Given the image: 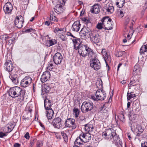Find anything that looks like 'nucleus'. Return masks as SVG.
<instances>
[{
	"label": "nucleus",
	"mask_w": 147,
	"mask_h": 147,
	"mask_svg": "<svg viewBox=\"0 0 147 147\" xmlns=\"http://www.w3.org/2000/svg\"><path fill=\"white\" fill-rule=\"evenodd\" d=\"M13 9L12 5L10 2L7 3L3 7V9L5 13H11Z\"/></svg>",
	"instance_id": "nucleus-17"
},
{
	"label": "nucleus",
	"mask_w": 147,
	"mask_h": 147,
	"mask_svg": "<svg viewBox=\"0 0 147 147\" xmlns=\"http://www.w3.org/2000/svg\"><path fill=\"white\" fill-rule=\"evenodd\" d=\"M116 132L112 128H108L105 129V131L102 133V135L105 139L111 140L113 137L114 134Z\"/></svg>",
	"instance_id": "nucleus-5"
},
{
	"label": "nucleus",
	"mask_w": 147,
	"mask_h": 147,
	"mask_svg": "<svg viewBox=\"0 0 147 147\" xmlns=\"http://www.w3.org/2000/svg\"><path fill=\"white\" fill-rule=\"evenodd\" d=\"M63 56L61 53L57 52L53 56V61L56 65L60 64L62 61Z\"/></svg>",
	"instance_id": "nucleus-13"
},
{
	"label": "nucleus",
	"mask_w": 147,
	"mask_h": 147,
	"mask_svg": "<svg viewBox=\"0 0 147 147\" xmlns=\"http://www.w3.org/2000/svg\"><path fill=\"white\" fill-rule=\"evenodd\" d=\"M104 8L107 12L111 13H112L114 11V7L113 6L112 4L111 3L107 4L104 7Z\"/></svg>",
	"instance_id": "nucleus-23"
},
{
	"label": "nucleus",
	"mask_w": 147,
	"mask_h": 147,
	"mask_svg": "<svg viewBox=\"0 0 147 147\" xmlns=\"http://www.w3.org/2000/svg\"><path fill=\"white\" fill-rule=\"evenodd\" d=\"M6 135L5 133H3L2 131H0V138H3L4 136H6Z\"/></svg>",
	"instance_id": "nucleus-56"
},
{
	"label": "nucleus",
	"mask_w": 147,
	"mask_h": 147,
	"mask_svg": "<svg viewBox=\"0 0 147 147\" xmlns=\"http://www.w3.org/2000/svg\"><path fill=\"white\" fill-rule=\"evenodd\" d=\"M106 108L105 107V105L104 104L100 109V112H102V111H104V110Z\"/></svg>",
	"instance_id": "nucleus-59"
},
{
	"label": "nucleus",
	"mask_w": 147,
	"mask_h": 147,
	"mask_svg": "<svg viewBox=\"0 0 147 147\" xmlns=\"http://www.w3.org/2000/svg\"><path fill=\"white\" fill-rule=\"evenodd\" d=\"M90 38V40L94 43H98L99 42L100 36L98 34L92 33Z\"/></svg>",
	"instance_id": "nucleus-19"
},
{
	"label": "nucleus",
	"mask_w": 147,
	"mask_h": 147,
	"mask_svg": "<svg viewBox=\"0 0 147 147\" xmlns=\"http://www.w3.org/2000/svg\"><path fill=\"white\" fill-rule=\"evenodd\" d=\"M118 16L120 18H122L123 16V13L122 11L120 10L119 11V13L118 15Z\"/></svg>",
	"instance_id": "nucleus-58"
},
{
	"label": "nucleus",
	"mask_w": 147,
	"mask_h": 147,
	"mask_svg": "<svg viewBox=\"0 0 147 147\" xmlns=\"http://www.w3.org/2000/svg\"><path fill=\"white\" fill-rule=\"evenodd\" d=\"M112 21H109L103 25V28L107 30H110L113 29V25H112Z\"/></svg>",
	"instance_id": "nucleus-28"
},
{
	"label": "nucleus",
	"mask_w": 147,
	"mask_h": 147,
	"mask_svg": "<svg viewBox=\"0 0 147 147\" xmlns=\"http://www.w3.org/2000/svg\"><path fill=\"white\" fill-rule=\"evenodd\" d=\"M94 127L92 124L88 123L85 125V129L87 131H92Z\"/></svg>",
	"instance_id": "nucleus-31"
},
{
	"label": "nucleus",
	"mask_w": 147,
	"mask_h": 147,
	"mask_svg": "<svg viewBox=\"0 0 147 147\" xmlns=\"http://www.w3.org/2000/svg\"><path fill=\"white\" fill-rule=\"evenodd\" d=\"M92 34L90 28L86 27L82 28L80 32V36L82 39L89 38Z\"/></svg>",
	"instance_id": "nucleus-7"
},
{
	"label": "nucleus",
	"mask_w": 147,
	"mask_h": 147,
	"mask_svg": "<svg viewBox=\"0 0 147 147\" xmlns=\"http://www.w3.org/2000/svg\"><path fill=\"white\" fill-rule=\"evenodd\" d=\"M130 82L128 84V86H138V89L140 88V85L139 84V80L136 76H134L132 78H131Z\"/></svg>",
	"instance_id": "nucleus-14"
},
{
	"label": "nucleus",
	"mask_w": 147,
	"mask_h": 147,
	"mask_svg": "<svg viewBox=\"0 0 147 147\" xmlns=\"http://www.w3.org/2000/svg\"><path fill=\"white\" fill-rule=\"evenodd\" d=\"M25 93V90L18 86L11 88L8 90V94L10 96L13 98L18 97L17 101L20 102L24 100Z\"/></svg>",
	"instance_id": "nucleus-1"
},
{
	"label": "nucleus",
	"mask_w": 147,
	"mask_h": 147,
	"mask_svg": "<svg viewBox=\"0 0 147 147\" xmlns=\"http://www.w3.org/2000/svg\"><path fill=\"white\" fill-rule=\"evenodd\" d=\"M100 92L99 90H97L95 94L96 97L94 95H92L91 96L92 99L96 101L104 100L106 97V94L103 89L100 90Z\"/></svg>",
	"instance_id": "nucleus-3"
},
{
	"label": "nucleus",
	"mask_w": 147,
	"mask_h": 147,
	"mask_svg": "<svg viewBox=\"0 0 147 147\" xmlns=\"http://www.w3.org/2000/svg\"><path fill=\"white\" fill-rule=\"evenodd\" d=\"M95 55L90 59V66L95 70L97 71L100 69L101 64L99 60L95 57Z\"/></svg>",
	"instance_id": "nucleus-6"
},
{
	"label": "nucleus",
	"mask_w": 147,
	"mask_h": 147,
	"mask_svg": "<svg viewBox=\"0 0 147 147\" xmlns=\"http://www.w3.org/2000/svg\"><path fill=\"white\" fill-rule=\"evenodd\" d=\"M74 38H75L73 39L72 40L73 43H74V48L75 49V46L76 47H77L79 44H80L78 42L77 38L76 37Z\"/></svg>",
	"instance_id": "nucleus-42"
},
{
	"label": "nucleus",
	"mask_w": 147,
	"mask_h": 147,
	"mask_svg": "<svg viewBox=\"0 0 147 147\" xmlns=\"http://www.w3.org/2000/svg\"><path fill=\"white\" fill-rule=\"evenodd\" d=\"M123 52L116 51L115 53V55L117 57H119L122 56Z\"/></svg>",
	"instance_id": "nucleus-45"
},
{
	"label": "nucleus",
	"mask_w": 147,
	"mask_h": 147,
	"mask_svg": "<svg viewBox=\"0 0 147 147\" xmlns=\"http://www.w3.org/2000/svg\"><path fill=\"white\" fill-rule=\"evenodd\" d=\"M113 136V140L115 142H117V140L119 139V136L116 134V133L115 134H114Z\"/></svg>",
	"instance_id": "nucleus-48"
},
{
	"label": "nucleus",
	"mask_w": 147,
	"mask_h": 147,
	"mask_svg": "<svg viewBox=\"0 0 147 147\" xmlns=\"http://www.w3.org/2000/svg\"><path fill=\"white\" fill-rule=\"evenodd\" d=\"M54 13V12L52 11L51 12L50 15V19L52 21H54L57 22L58 21V19L55 16H54L53 15Z\"/></svg>",
	"instance_id": "nucleus-40"
},
{
	"label": "nucleus",
	"mask_w": 147,
	"mask_h": 147,
	"mask_svg": "<svg viewBox=\"0 0 147 147\" xmlns=\"http://www.w3.org/2000/svg\"><path fill=\"white\" fill-rule=\"evenodd\" d=\"M96 27L98 29H101L104 27L103 23L102 22L98 23Z\"/></svg>",
	"instance_id": "nucleus-46"
},
{
	"label": "nucleus",
	"mask_w": 147,
	"mask_h": 147,
	"mask_svg": "<svg viewBox=\"0 0 147 147\" xmlns=\"http://www.w3.org/2000/svg\"><path fill=\"white\" fill-rule=\"evenodd\" d=\"M2 40L4 41L6 44L10 45L15 41V38L11 34H5L2 36Z\"/></svg>",
	"instance_id": "nucleus-9"
},
{
	"label": "nucleus",
	"mask_w": 147,
	"mask_h": 147,
	"mask_svg": "<svg viewBox=\"0 0 147 147\" xmlns=\"http://www.w3.org/2000/svg\"><path fill=\"white\" fill-rule=\"evenodd\" d=\"M43 144L41 142H38L36 144V147H41L43 146Z\"/></svg>",
	"instance_id": "nucleus-53"
},
{
	"label": "nucleus",
	"mask_w": 147,
	"mask_h": 147,
	"mask_svg": "<svg viewBox=\"0 0 147 147\" xmlns=\"http://www.w3.org/2000/svg\"><path fill=\"white\" fill-rule=\"evenodd\" d=\"M96 87L99 89V90L102 89L103 88L102 83L101 80H98L96 82Z\"/></svg>",
	"instance_id": "nucleus-35"
},
{
	"label": "nucleus",
	"mask_w": 147,
	"mask_h": 147,
	"mask_svg": "<svg viewBox=\"0 0 147 147\" xmlns=\"http://www.w3.org/2000/svg\"><path fill=\"white\" fill-rule=\"evenodd\" d=\"M137 131V134L136 136H140V134H142L144 130V129L143 128L141 125L139 124L136 125L135 127Z\"/></svg>",
	"instance_id": "nucleus-25"
},
{
	"label": "nucleus",
	"mask_w": 147,
	"mask_h": 147,
	"mask_svg": "<svg viewBox=\"0 0 147 147\" xmlns=\"http://www.w3.org/2000/svg\"><path fill=\"white\" fill-rule=\"evenodd\" d=\"M62 29L61 28H56L54 30V32L55 33L59 31H61Z\"/></svg>",
	"instance_id": "nucleus-55"
},
{
	"label": "nucleus",
	"mask_w": 147,
	"mask_h": 147,
	"mask_svg": "<svg viewBox=\"0 0 147 147\" xmlns=\"http://www.w3.org/2000/svg\"><path fill=\"white\" fill-rule=\"evenodd\" d=\"M91 137L90 134H87L85 138H84V139H83L82 140L83 142H84V143H86L89 142L91 140Z\"/></svg>",
	"instance_id": "nucleus-37"
},
{
	"label": "nucleus",
	"mask_w": 147,
	"mask_h": 147,
	"mask_svg": "<svg viewBox=\"0 0 147 147\" xmlns=\"http://www.w3.org/2000/svg\"><path fill=\"white\" fill-rule=\"evenodd\" d=\"M119 119L122 122L125 121V117L123 114H121L119 116Z\"/></svg>",
	"instance_id": "nucleus-52"
},
{
	"label": "nucleus",
	"mask_w": 147,
	"mask_h": 147,
	"mask_svg": "<svg viewBox=\"0 0 147 147\" xmlns=\"http://www.w3.org/2000/svg\"><path fill=\"white\" fill-rule=\"evenodd\" d=\"M87 134H84V133H82V134H81L80 135V136H81V137L82 138V139H84V138H85V136H86Z\"/></svg>",
	"instance_id": "nucleus-62"
},
{
	"label": "nucleus",
	"mask_w": 147,
	"mask_h": 147,
	"mask_svg": "<svg viewBox=\"0 0 147 147\" xmlns=\"http://www.w3.org/2000/svg\"><path fill=\"white\" fill-rule=\"evenodd\" d=\"M4 67L8 72L11 71L13 69L12 61L9 60H6L4 64Z\"/></svg>",
	"instance_id": "nucleus-16"
},
{
	"label": "nucleus",
	"mask_w": 147,
	"mask_h": 147,
	"mask_svg": "<svg viewBox=\"0 0 147 147\" xmlns=\"http://www.w3.org/2000/svg\"><path fill=\"white\" fill-rule=\"evenodd\" d=\"M145 52H146L145 51V49H144V47L142 46L140 49V53L141 54H142Z\"/></svg>",
	"instance_id": "nucleus-54"
},
{
	"label": "nucleus",
	"mask_w": 147,
	"mask_h": 147,
	"mask_svg": "<svg viewBox=\"0 0 147 147\" xmlns=\"http://www.w3.org/2000/svg\"><path fill=\"white\" fill-rule=\"evenodd\" d=\"M74 119L72 118L67 119L65 121V126L66 127L75 129L77 127V125L75 123Z\"/></svg>",
	"instance_id": "nucleus-10"
},
{
	"label": "nucleus",
	"mask_w": 147,
	"mask_h": 147,
	"mask_svg": "<svg viewBox=\"0 0 147 147\" xmlns=\"http://www.w3.org/2000/svg\"><path fill=\"white\" fill-rule=\"evenodd\" d=\"M45 91L46 93L49 92L51 89V87L49 84H47L45 86Z\"/></svg>",
	"instance_id": "nucleus-43"
},
{
	"label": "nucleus",
	"mask_w": 147,
	"mask_h": 147,
	"mask_svg": "<svg viewBox=\"0 0 147 147\" xmlns=\"http://www.w3.org/2000/svg\"><path fill=\"white\" fill-rule=\"evenodd\" d=\"M24 137L25 138L28 140L29 139L30 137L29 133L28 132L26 133Z\"/></svg>",
	"instance_id": "nucleus-57"
},
{
	"label": "nucleus",
	"mask_w": 147,
	"mask_h": 147,
	"mask_svg": "<svg viewBox=\"0 0 147 147\" xmlns=\"http://www.w3.org/2000/svg\"><path fill=\"white\" fill-rule=\"evenodd\" d=\"M34 31H35L34 29L30 28H28L26 30H25L24 31V32L25 33H29L31 32H33Z\"/></svg>",
	"instance_id": "nucleus-47"
},
{
	"label": "nucleus",
	"mask_w": 147,
	"mask_h": 147,
	"mask_svg": "<svg viewBox=\"0 0 147 147\" xmlns=\"http://www.w3.org/2000/svg\"><path fill=\"white\" fill-rule=\"evenodd\" d=\"M104 50L105 51H104V54H103L104 56L105 57V58L106 57L108 59V58H109L110 57V56H109L107 52H105V49H103L102 51V53L104 51Z\"/></svg>",
	"instance_id": "nucleus-50"
},
{
	"label": "nucleus",
	"mask_w": 147,
	"mask_h": 147,
	"mask_svg": "<svg viewBox=\"0 0 147 147\" xmlns=\"http://www.w3.org/2000/svg\"><path fill=\"white\" fill-rule=\"evenodd\" d=\"M142 147H147V142H145L144 144L142 143Z\"/></svg>",
	"instance_id": "nucleus-63"
},
{
	"label": "nucleus",
	"mask_w": 147,
	"mask_h": 147,
	"mask_svg": "<svg viewBox=\"0 0 147 147\" xmlns=\"http://www.w3.org/2000/svg\"><path fill=\"white\" fill-rule=\"evenodd\" d=\"M127 98L128 100H130L132 98H134L135 97H136V94H134L133 92H129V91H128L127 93Z\"/></svg>",
	"instance_id": "nucleus-33"
},
{
	"label": "nucleus",
	"mask_w": 147,
	"mask_h": 147,
	"mask_svg": "<svg viewBox=\"0 0 147 147\" xmlns=\"http://www.w3.org/2000/svg\"><path fill=\"white\" fill-rule=\"evenodd\" d=\"M26 111L27 112V113H30L31 114L32 109L30 107H28L26 108Z\"/></svg>",
	"instance_id": "nucleus-51"
},
{
	"label": "nucleus",
	"mask_w": 147,
	"mask_h": 147,
	"mask_svg": "<svg viewBox=\"0 0 147 147\" xmlns=\"http://www.w3.org/2000/svg\"><path fill=\"white\" fill-rule=\"evenodd\" d=\"M46 111V116L48 120L51 119L53 115L54 112L53 110L52 109L47 110Z\"/></svg>",
	"instance_id": "nucleus-27"
},
{
	"label": "nucleus",
	"mask_w": 147,
	"mask_h": 147,
	"mask_svg": "<svg viewBox=\"0 0 147 147\" xmlns=\"http://www.w3.org/2000/svg\"><path fill=\"white\" fill-rule=\"evenodd\" d=\"M57 43V41L55 39H51L47 41L45 45L48 47H50Z\"/></svg>",
	"instance_id": "nucleus-29"
},
{
	"label": "nucleus",
	"mask_w": 147,
	"mask_h": 147,
	"mask_svg": "<svg viewBox=\"0 0 147 147\" xmlns=\"http://www.w3.org/2000/svg\"><path fill=\"white\" fill-rule=\"evenodd\" d=\"M141 70L138 65L136 64L134 67L133 74L135 76L139 75L140 74Z\"/></svg>",
	"instance_id": "nucleus-26"
},
{
	"label": "nucleus",
	"mask_w": 147,
	"mask_h": 147,
	"mask_svg": "<svg viewBox=\"0 0 147 147\" xmlns=\"http://www.w3.org/2000/svg\"><path fill=\"white\" fill-rule=\"evenodd\" d=\"M67 35L68 36H70L73 38H75V37L70 32H67Z\"/></svg>",
	"instance_id": "nucleus-64"
},
{
	"label": "nucleus",
	"mask_w": 147,
	"mask_h": 147,
	"mask_svg": "<svg viewBox=\"0 0 147 147\" xmlns=\"http://www.w3.org/2000/svg\"><path fill=\"white\" fill-rule=\"evenodd\" d=\"M129 21L130 18L128 16H126L124 20V25L125 26V30L127 29V26L129 23Z\"/></svg>",
	"instance_id": "nucleus-38"
},
{
	"label": "nucleus",
	"mask_w": 147,
	"mask_h": 147,
	"mask_svg": "<svg viewBox=\"0 0 147 147\" xmlns=\"http://www.w3.org/2000/svg\"><path fill=\"white\" fill-rule=\"evenodd\" d=\"M93 104L90 101H85L82 103L81 106V111L83 113H86L90 111L93 108Z\"/></svg>",
	"instance_id": "nucleus-4"
},
{
	"label": "nucleus",
	"mask_w": 147,
	"mask_h": 147,
	"mask_svg": "<svg viewBox=\"0 0 147 147\" xmlns=\"http://www.w3.org/2000/svg\"><path fill=\"white\" fill-rule=\"evenodd\" d=\"M82 140L83 139L81 137V136L77 137L74 142L75 146H80L83 144L84 142Z\"/></svg>",
	"instance_id": "nucleus-24"
},
{
	"label": "nucleus",
	"mask_w": 147,
	"mask_h": 147,
	"mask_svg": "<svg viewBox=\"0 0 147 147\" xmlns=\"http://www.w3.org/2000/svg\"><path fill=\"white\" fill-rule=\"evenodd\" d=\"M109 21H112V20L108 16H106L103 17L101 20V22L103 23V25Z\"/></svg>",
	"instance_id": "nucleus-36"
},
{
	"label": "nucleus",
	"mask_w": 147,
	"mask_h": 147,
	"mask_svg": "<svg viewBox=\"0 0 147 147\" xmlns=\"http://www.w3.org/2000/svg\"><path fill=\"white\" fill-rule=\"evenodd\" d=\"M100 8L101 6L100 5L96 4L92 6L90 11L92 13L97 14L100 12Z\"/></svg>",
	"instance_id": "nucleus-20"
},
{
	"label": "nucleus",
	"mask_w": 147,
	"mask_h": 147,
	"mask_svg": "<svg viewBox=\"0 0 147 147\" xmlns=\"http://www.w3.org/2000/svg\"><path fill=\"white\" fill-rule=\"evenodd\" d=\"M76 50H78L80 56L85 57L88 55L90 58H92L94 55L93 51L88 46L85 45L79 44L78 46H75Z\"/></svg>",
	"instance_id": "nucleus-2"
},
{
	"label": "nucleus",
	"mask_w": 147,
	"mask_h": 147,
	"mask_svg": "<svg viewBox=\"0 0 147 147\" xmlns=\"http://www.w3.org/2000/svg\"><path fill=\"white\" fill-rule=\"evenodd\" d=\"M61 134L63 137V138L64 140V141L67 143L68 141V136L67 134L65 133L64 131H62L61 132Z\"/></svg>",
	"instance_id": "nucleus-34"
},
{
	"label": "nucleus",
	"mask_w": 147,
	"mask_h": 147,
	"mask_svg": "<svg viewBox=\"0 0 147 147\" xmlns=\"http://www.w3.org/2000/svg\"><path fill=\"white\" fill-rule=\"evenodd\" d=\"M44 107L46 110L52 109L51 107V101L48 100L46 102V100H44Z\"/></svg>",
	"instance_id": "nucleus-30"
},
{
	"label": "nucleus",
	"mask_w": 147,
	"mask_h": 147,
	"mask_svg": "<svg viewBox=\"0 0 147 147\" xmlns=\"http://www.w3.org/2000/svg\"><path fill=\"white\" fill-rule=\"evenodd\" d=\"M60 4H57L55 6V8H54V10L56 13L59 14L63 13L64 11L65 7L64 5L65 4H62L61 3Z\"/></svg>",
	"instance_id": "nucleus-15"
},
{
	"label": "nucleus",
	"mask_w": 147,
	"mask_h": 147,
	"mask_svg": "<svg viewBox=\"0 0 147 147\" xmlns=\"http://www.w3.org/2000/svg\"><path fill=\"white\" fill-rule=\"evenodd\" d=\"M13 147H20L21 144L18 143H15L13 145Z\"/></svg>",
	"instance_id": "nucleus-61"
},
{
	"label": "nucleus",
	"mask_w": 147,
	"mask_h": 147,
	"mask_svg": "<svg viewBox=\"0 0 147 147\" xmlns=\"http://www.w3.org/2000/svg\"><path fill=\"white\" fill-rule=\"evenodd\" d=\"M50 76L49 72L48 71L44 72L41 76L40 80L42 82H45L48 80Z\"/></svg>",
	"instance_id": "nucleus-18"
},
{
	"label": "nucleus",
	"mask_w": 147,
	"mask_h": 147,
	"mask_svg": "<svg viewBox=\"0 0 147 147\" xmlns=\"http://www.w3.org/2000/svg\"><path fill=\"white\" fill-rule=\"evenodd\" d=\"M32 82V79L31 77L29 76H26L21 80V85L22 87L25 88L28 86Z\"/></svg>",
	"instance_id": "nucleus-11"
},
{
	"label": "nucleus",
	"mask_w": 147,
	"mask_h": 147,
	"mask_svg": "<svg viewBox=\"0 0 147 147\" xmlns=\"http://www.w3.org/2000/svg\"><path fill=\"white\" fill-rule=\"evenodd\" d=\"M73 112L75 113V117H78L80 113L79 109L76 107H74L73 109Z\"/></svg>",
	"instance_id": "nucleus-41"
},
{
	"label": "nucleus",
	"mask_w": 147,
	"mask_h": 147,
	"mask_svg": "<svg viewBox=\"0 0 147 147\" xmlns=\"http://www.w3.org/2000/svg\"><path fill=\"white\" fill-rule=\"evenodd\" d=\"M81 24L79 21H75L72 26L71 29L73 31L77 32L80 28Z\"/></svg>",
	"instance_id": "nucleus-21"
},
{
	"label": "nucleus",
	"mask_w": 147,
	"mask_h": 147,
	"mask_svg": "<svg viewBox=\"0 0 147 147\" xmlns=\"http://www.w3.org/2000/svg\"><path fill=\"white\" fill-rule=\"evenodd\" d=\"M116 5L119 8L122 7L125 4L124 0H117Z\"/></svg>",
	"instance_id": "nucleus-32"
},
{
	"label": "nucleus",
	"mask_w": 147,
	"mask_h": 147,
	"mask_svg": "<svg viewBox=\"0 0 147 147\" xmlns=\"http://www.w3.org/2000/svg\"><path fill=\"white\" fill-rule=\"evenodd\" d=\"M59 3H61L62 4H64L65 3V2L67 0H58Z\"/></svg>",
	"instance_id": "nucleus-60"
},
{
	"label": "nucleus",
	"mask_w": 147,
	"mask_h": 147,
	"mask_svg": "<svg viewBox=\"0 0 147 147\" xmlns=\"http://www.w3.org/2000/svg\"><path fill=\"white\" fill-rule=\"evenodd\" d=\"M24 22L23 17L21 16H18L14 20L15 25L17 28H20L22 27Z\"/></svg>",
	"instance_id": "nucleus-12"
},
{
	"label": "nucleus",
	"mask_w": 147,
	"mask_h": 147,
	"mask_svg": "<svg viewBox=\"0 0 147 147\" xmlns=\"http://www.w3.org/2000/svg\"><path fill=\"white\" fill-rule=\"evenodd\" d=\"M9 77L14 84H17L19 83L18 78L16 74L11 73L9 75Z\"/></svg>",
	"instance_id": "nucleus-22"
},
{
	"label": "nucleus",
	"mask_w": 147,
	"mask_h": 147,
	"mask_svg": "<svg viewBox=\"0 0 147 147\" xmlns=\"http://www.w3.org/2000/svg\"><path fill=\"white\" fill-rule=\"evenodd\" d=\"M137 125L136 121H129V125L130 127L131 130L132 129H135L136 127L135 125Z\"/></svg>",
	"instance_id": "nucleus-39"
},
{
	"label": "nucleus",
	"mask_w": 147,
	"mask_h": 147,
	"mask_svg": "<svg viewBox=\"0 0 147 147\" xmlns=\"http://www.w3.org/2000/svg\"><path fill=\"white\" fill-rule=\"evenodd\" d=\"M52 124L54 128L58 129L63 128L64 126L63 122L61 119L59 117L55 118L52 122Z\"/></svg>",
	"instance_id": "nucleus-8"
},
{
	"label": "nucleus",
	"mask_w": 147,
	"mask_h": 147,
	"mask_svg": "<svg viewBox=\"0 0 147 147\" xmlns=\"http://www.w3.org/2000/svg\"><path fill=\"white\" fill-rule=\"evenodd\" d=\"M137 115L135 114H133V115L130 116L129 117V121H136L135 120L136 119Z\"/></svg>",
	"instance_id": "nucleus-44"
},
{
	"label": "nucleus",
	"mask_w": 147,
	"mask_h": 147,
	"mask_svg": "<svg viewBox=\"0 0 147 147\" xmlns=\"http://www.w3.org/2000/svg\"><path fill=\"white\" fill-rule=\"evenodd\" d=\"M13 125H10L9 126L7 127L8 132L6 133H8L11 132L13 129L14 128V127H12Z\"/></svg>",
	"instance_id": "nucleus-49"
}]
</instances>
